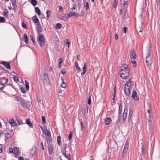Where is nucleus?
Wrapping results in <instances>:
<instances>
[{
    "label": "nucleus",
    "instance_id": "47",
    "mask_svg": "<svg viewBox=\"0 0 160 160\" xmlns=\"http://www.w3.org/2000/svg\"><path fill=\"white\" fill-rule=\"evenodd\" d=\"M128 0H124L123 6H127V4L128 3Z\"/></svg>",
    "mask_w": 160,
    "mask_h": 160
},
{
    "label": "nucleus",
    "instance_id": "36",
    "mask_svg": "<svg viewBox=\"0 0 160 160\" xmlns=\"http://www.w3.org/2000/svg\"><path fill=\"white\" fill-rule=\"evenodd\" d=\"M75 65L77 70L79 71L80 70L81 68L78 66V64L77 62H75Z\"/></svg>",
    "mask_w": 160,
    "mask_h": 160
},
{
    "label": "nucleus",
    "instance_id": "12",
    "mask_svg": "<svg viewBox=\"0 0 160 160\" xmlns=\"http://www.w3.org/2000/svg\"><path fill=\"white\" fill-rule=\"evenodd\" d=\"M68 14L69 17H71L72 16H76L77 17L79 16V15L77 13L73 12H70L68 13Z\"/></svg>",
    "mask_w": 160,
    "mask_h": 160
},
{
    "label": "nucleus",
    "instance_id": "8",
    "mask_svg": "<svg viewBox=\"0 0 160 160\" xmlns=\"http://www.w3.org/2000/svg\"><path fill=\"white\" fill-rule=\"evenodd\" d=\"M130 55L131 59H135L136 58V54L134 49H132L131 50Z\"/></svg>",
    "mask_w": 160,
    "mask_h": 160
},
{
    "label": "nucleus",
    "instance_id": "3",
    "mask_svg": "<svg viewBox=\"0 0 160 160\" xmlns=\"http://www.w3.org/2000/svg\"><path fill=\"white\" fill-rule=\"evenodd\" d=\"M152 61L151 56V52L149 50L148 55L146 59V63L148 68H150L152 63Z\"/></svg>",
    "mask_w": 160,
    "mask_h": 160
},
{
    "label": "nucleus",
    "instance_id": "11",
    "mask_svg": "<svg viewBox=\"0 0 160 160\" xmlns=\"http://www.w3.org/2000/svg\"><path fill=\"white\" fill-rule=\"evenodd\" d=\"M127 112L128 109L125 108L122 116L123 122H125V119L127 116Z\"/></svg>",
    "mask_w": 160,
    "mask_h": 160
},
{
    "label": "nucleus",
    "instance_id": "34",
    "mask_svg": "<svg viewBox=\"0 0 160 160\" xmlns=\"http://www.w3.org/2000/svg\"><path fill=\"white\" fill-rule=\"evenodd\" d=\"M31 3L33 6H35L37 5V2L36 0H31Z\"/></svg>",
    "mask_w": 160,
    "mask_h": 160
},
{
    "label": "nucleus",
    "instance_id": "60",
    "mask_svg": "<svg viewBox=\"0 0 160 160\" xmlns=\"http://www.w3.org/2000/svg\"><path fill=\"white\" fill-rule=\"evenodd\" d=\"M4 15L6 17H7L8 16V12H4Z\"/></svg>",
    "mask_w": 160,
    "mask_h": 160
},
{
    "label": "nucleus",
    "instance_id": "9",
    "mask_svg": "<svg viewBox=\"0 0 160 160\" xmlns=\"http://www.w3.org/2000/svg\"><path fill=\"white\" fill-rule=\"evenodd\" d=\"M48 152L49 154H52L53 152V146L52 144H49L48 145Z\"/></svg>",
    "mask_w": 160,
    "mask_h": 160
},
{
    "label": "nucleus",
    "instance_id": "61",
    "mask_svg": "<svg viewBox=\"0 0 160 160\" xmlns=\"http://www.w3.org/2000/svg\"><path fill=\"white\" fill-rule=\"evenodd\" d=\"M59 63L61 64L63 62V60L62 58H60L59 59Z\"/></svg>",
    "mask_w": 160,
    "mask_h": 160
},
{
    "label": "nucleus",
    "instance_id": "2",
    "mask_svg": "<svg viewBox=\"0 0 160 160\" xmlns=\"http://www.w3.org/2000/svg\"><path fill=\"white\" fill-rule=\"evenodd\" d=\"M131 85V79L128 81L126 83L124 89L125 94L127 96H129L130 93V88Z\"/></svg>",
    "mask_w": 160,
    "mask_h": 160
},
{
    "label": "nucleus",
    "instance_id": "58",
    "mask_svg": "<svg viewBox=\"0 0 160 160\" xmlns=\"http://www.w3.org/2000/svg\"><path fill=\"white\" fill-rule=\"evenodd\" d=\"M80 124L81 125V129L82 130V131L83 129H84V127L83 125V122H80Z\"/></svg>",
    "mask_w": 160,
    "mask_h": 160
},
{
    "label": "nucleus",
    "instance_id": "62",
    "mask_svg": "<svg viewBox=\"0 0 160 160\" xmlns=\"http://www.w3.org/2000/svg\"><path fill=\"white\" fill-rule=\"evenodd\" d=\"M9 151L10 153H13V149L12 148H10L9 149Z\"/></svg>",
    "mask_w": 160,
    "mask_h": 160
},
{
    "label": "nucleus",
    "instance_id": "19",
    "mask_svg": "<svg viewBox=\"0 0 160 160\" xmlns=\"http://www.w3.org/2000/svg\"><path fill=\"white\" fill-rule=\"evenodd\" d=\"M87 67V65L86 63H84L83 67H82L83 68V72L82 73V75H84L86 72V68Z\"/></svg>",
    "mask_w": 160,
    "mask_h": 160
},
{
    "label": "nucleus",
    "instance_id": "6",
    "mask_svg": "<svg viewBox=\"0 0 160 160\" xmlns=\"http://www.w3.org/2000/svg\"><path fill=\"white\" fill-rule=\"evenodd\" d=\"M129 147V142L128 141H127L125 144L124 149L123 150L122 155L123 157H124L125 154L128 150Z\"/></svg>",
    "mask_w": 160,
    "mask_h": 160
},
{
    "label": "nucleus",
    "instance_id": "20",
    "mask_svg": "<svg viewBox=\"0 0 160 160\" xmlns=\"http://www.w3.org/2000/svg\"><path fill=\"white\" fill-rule=\"evenodd\" d=\"M133 112L132 110V109L130 108L129 109V114L128 115V120H129L131 118L132 116Z\"/></svg>",
    "mask_w": 160,
    "mask_h": 160
},
{
    "label": "nucleus",
    "instance_id": "26",
    "mask_svg": "<svg viewBox=\"0 0 160 160\" xmlns=\"http://www.w3.org/2000/svg\"><path fill=\"white\" fill-rule=\"evenodd\" d=\"M122 110V106L121 104L119 105V110H118V115L119 116H120V114L121 113Z\"/></svg>",
    "mask_w": 160,
    "mask_h": 160
},
{
    "label": "nucleus",
    "instance_id": "4",
    "mask_svg": "<svg viewBox=\"0 0 160 160\" xmlns=\"http://www.w3.org/2000/svg\"><path fill=\"white\" fill-rule=\"evenodd\" d=\"M38 40L40 46L42 47L45 42L44 37L42 34L39 35L38 37Z\"/></svg>",
    "mask_w": 160,
    "mask_h": 160
},
{
    "label": "nucleus",
    "instance_id": "33",
    "mask_svg": "<svg viewBox=\"0 0 160 160\" xmlns=\"http://www.w3.org/2000/svg\"><path fill=\"white\" fill-rule=\"evenodd\" d=\"M62 25L60 23H58L56 24L55 26V28L56 29H59L61 27Z\"/></svg>",
    "mask_w": 160,
    "mask_h": 160
},
{
    "label": "nucleus",
    "instance_id": "56",
    "mask_svg": "<svg viewBox=\"0 0 160 160\" xmlns=\"http://www.w3.org/2000/svg\"><path fill=\"white\" fill-rule=\"evenodd\" d=\"M22 26L23 28H27L26 24L23 22L22 23Z\"/></svg>",
    "mask_w": 160,
    "mask_h": 160
},
{
    "label": "nucleus",
    "instance_id": "5",
    "mask_svg": "<svg viewBox=\"0 0 160 160\" xmlns=\"http://www.w3.org/2000/svg\"><path fill=\"white\" fill-rule=\"evenodd\" d=\"M127 6H123V7L120 10V13L122 15V17L123 18H124L127 12Z\"/></svg>",
    "mask_w": 160,
    "mask_h": 160
},
{
    "label": "nucleus",
    "instance_id": "24",
    "mask_svg": "<svg viewBox=\"0 0 160 160\" xmlns=\"http://www.w3.org/2000/svg\"><path fill=\"white\" fill-rule=\"evenodd\" d=\"M69 15L68 14H66L65 16H64L62 17V19L64 20L65 21H67L68 18H69Z\"/></svg>",
    "mask_w": 160,
    "mask_h": 160
},
{
    "label": "nucleus",
    "instance_id": "22",
    "mask_svg": "<svg viewBox=\"0 0 160 160\" xmlns=\"http://www.w3.org/2000/svg\"><path fill=\"white\" fill-rule=\"evenodd\" d=\"M35 12L37 13L38 15H41V11L38 7H36L35 8Z\"/></svg>",
    "mask_w": 160,
    "mask_h": 160
},
{
    "label": "nucleus",
    "instance_id": "44",
    "mask_svg": "<svg viewBox=\"0 0 160 160\" xmlns=\"http://www.w3.org/2000/svg\"><path fill=\"white\" fill-rule=\"evenodd\" d=\"M0 84L2 85L3 86V87H1V88H0V90H2L3 89H4L5 87V85H4V84H3L2 83V82H0Z\"/></svg>",
    "mask_w": 160,
    "mask_h": 160
},
{
    "label": "nucleus",
    "instance_id": "7",
    "mask_svg": "<svg viewBox=\"0 0 160 160\" xmlns=\"http://www.w3.org/2000/svg\"><path fill=\"white\" fill-rule=\"evenodd\" d=\"M0 63L3 65L7 69L9 70L11 69V67L9 62H6L4 61H2L0 62Z\"/></svg>",
    "mask_w": 160,
    "mask_h": 160
},
{
    "label": "nucleus",
    "instance_id": "57",
    "mask_svg": "<svg viewBox=\"0 0 160 160\" xmlns=\"http://www.w3.org/2000/svg\"><path fill=\"white\" fill-rule=\"evenodd\" d=\"M65 157L67 158L68 160H71L70 156L69 154H68L67 156H66Z\"/></svg>",
    "mask_w": 160,
    "mask_h": 160
},
{
    "label": "nucleus",
    "instance_id": "29",
    "mask_svg": "<svg viewBox=\"0 0 160 160\" xmlns=\"http://www.w3.org/2000/svg\"><path fill=\"white\" fill-rule=\"evenodd\" d=\"M36 149L35 148H32L30 150V153L32 155H34L35 153Z\"/></svg>",
    "mask_w": 160,
    "mask_h": 160
},
{
    "label": "nucleus",
    "instance_id": "39",
    "mask_svg": "<svg viewBox=\"0 0 160 160\" xmlns=\"http://www.w3.org/2000/svg\"><path fill=\"white\" fill-rule=\"evenodd\" d=\"M47 143L48 144H50V142H52V140L51 138L49 137L47 139Z\"/></svg>",
    "mask_w": 160,
    "mask_h": 160
},
{
    "label": "nucleus",
    "instance_id": "27",
    "mask_svg": "<svg viewBox=\"0 0 160 160\" xmlns=\"http://www.w3.org/2000/svg\"><path fill=\"white\" fill-rule=\"evenodd\" d=\"M36 27L37 30L38 31L41 28V24L39 22H38L36 24Z\"/></svg>",
    "mask_w": 160,
    "mask_h": 160
},
{
    "label": "nucleus",
    "instance_id": "1",
    "mask_svg": "<svg viewBox=\"0 0 160 160\" xmlns=\"http://www.w3.org/2000/svg\"><path fill=\"white\" fill-rule=\"evenodd\" d=\"M127 64H123L121 67L120 76L122 79H126L129 75V71Z\"/></svg>",
    "mask_w": 160,
    "mask_h": 160
},
{
    "label": "nucleus",
    "instance_id": "53",
    "mask_svg": "<svg viewBox=\"0 0 160 160\" xmlns=\"http://www.w3.org/2000/svg\"><path fill=\"white\" fill-rule=\"evenodd\" d=\"M62 7L61 6V5H59V9L58 10V12H62Z\"/></svg>",
    "mask_w": 160,
    "mask_h": 160
},
{
    "label": "nucleus",
    "instance_id": "43",
    "mask_svg": "<svg viewBox=\"0 0 160 160\" xmlns=\"http://www.w3.org/2000/svg\"><path fill=\"white\" fill-rule=\"evenodd\" d=\"M42 123L44 124H45L46 123V120H45V117L44 116H42Z\"/></svg>",
    "mask_w": 160,
    "mask_h": 160
},
{
    "label": "nucleus",
    "instance_id": "31",
    "mask_svg": "<svg viewBox=\"0 0 160 160\" xmlns=\"http://www.w3.org/2000/svg\"><path fill=\"white\" fill-rule=\"evenodd\" d=\"M147 105L148 107V109L147 110V112L148 113V114L151 113L150 112L151 111V108L150 105L149 103H147Z\"/></svg>",
    "mask_w": 160,
    "mask_h": 160
},
{
    "label": "nucleus",
    "instance_id": "41",
    "mask_svg": "<svg viewBox=\"0 0 160 160\" xmlns=\"http://www.w3.org/2000/svg\"><path fill=\"white\" fill-rule=\"evenodd\" d=\"M118 0H114V2L113 3V7L114 8H116V7L117 6V4L118 3Z\"/></svg>",
    "mask_w": 160,
    "mask_h": 160
},
{
    "label": "nucleus",
    "instance_id": "42",
    "mask_svg": "<svg viewBox=\"0 0 160 160\" xmlns=\"http://www.w3.org/2000/svg\"><path fill=\"white\" fill-rule=\"evenodd\" d=\"M72 132L71 131L70 132V134L68 137V140H69V141H70L72 139Z\"/></svg>",
    "mask_w": 160,
    "mask_h": 160
},
{
    "label": "nucleus",
    "instance_id": "59",
    "mask_svg": "<svg viewBox=\"0 0 160 160\" xmlns=\"http://www.w3.org/2000/svg\"><path fill=\"white\" fill-rule=\"evenodd\" d=\"M67 144H65L63 146V151H66V149L67 148Z\"/></svg>",
    "mask_w": 160,
    "mask_h": 160
},
{
    "label": "nucleus",
    "instance_id": "18",
    "mask_svg": "<svg viewBox=\"0 0 160 160\" xmlns=\"http://www.w3.org/2000/svg\"><path fill=\"white\" fill-rule=\"evenodd\" d=\"M112 120L110 118H108L105 121V122L106 125H109L111 122Z\"/></svg>",
    "mask_w": 160,
    "mask_h": 160
},
{
    "label": "nucleus",
    "instance_id": "50",
    "mask_svg": "<svg viewBox=\"0 0 160 160\" xmlns=\"http://www.w3.org/2000/svg\"><path fill=\"white\" fill-rule=\"evenodd\" d=\"M30 37L31 38V40L33 44H34V43H35V41H34V39H33L32 36V35H30Z\"/></svg>",
    "mask_w": 160,
    "mask_h": 160
},
{
    "label": "nucleus",
    "instance_id": "30",
    "mask_svg": "<svg viewBox=\"0 0 160 160\" xmlns=\"http://www.w3.org/2000/svg\"><path fill=\"white\" fill-rule=\"evenodd\" d=\"M23 37L25 39L24 42H25L27 44V42H28V37L27 35L26 34H24L23 36Z\"/></svg>",
    "mask_w": 160,
    "mask_h": 160
},
{
    "label": "nucleus",
    "instance_id": "46",
    "mask_svg": "<svg viewBox=\"0 0 160 160\" xmlns=\"http://www.w3.org/2000/svg\"><path fill=\"white\" fill-rule=\"evenodd\" d=\"M66 44H67L68 47H69V44L70 43L68 39H66L65 41Z\"/></svg>",
    "mask_w": 160,
    "mask_h": 160
},
{
    "label": "nucleus",
    "instance_id": "21",
    "mask_svg": "<svg viewBox=\"0 0 160 160\" xmlns=\"http://www.w3.org/2000/svg\"><path fill=\"white\" fill-rule=\"evenodd\" d=\"M86 2L85 0H84L83 1V3H84V7L85 8V9L86 10H88L89 9V4L88 2L86 3L85 5V4Z\"/></svg>",
    "mask_w": 160,
    "mask_h": 160
},
{
    "label": "nucleus",
    "instance_id": "45",
    "mask_svg": "<svg viewBox=\"0 0 160 160\" xmlns=\"http://www.w3.org/2000/svg\"><path fill=\"white\" fill-rule=\"evenodd\" d=\"M20 90L22 93H25L26 92V90L24 88H23V87L21 88Z\"/></svg>",
    "mask_w": 160,
    "mask_h": 160
},
{
    "label": "nucleus",
    "instance_id": "48",
    "mask_svg": "<svg viewBox=\"0 0 160 160\" xmlns=\"http://www.w3.org/2000/svg\"><path fill=\"white\" fill-rule=\"evenodd\" d=\"M88 103L89 105H90L91 104V96H89V97L88 99Z\"/></svg>",
    "mask_w": 160,
    "mask_h": 160
},
{
    "label": "nucleus",
    "instance_id": "40",
    "mask_svg": "<svg viewBox=\"0 0 160 160\" xmlns=\"http://www.w3.org/2000/svg\"><path fill=\"white\" fill-rule=\"evenodd\" d=\"M5 136L7 138H9L10 137L11 134L9 133H6L5 134Z\"/></svg>",
    "mask_w": 160,
    "mask_h": 160
},
{
    "label": "nucleus",
    "instance_id": "15",
    "mask_svg": "<svg viewBox=\"0 0 160 160\" xmlns=\"http://www.w3.org/2000/svg\"><path fill=\"white\" fill-rule=\"evenodd\" d=\"M12 2L13 7L14 8H16L17 6V0H10Z\"/></svg>",
    "mask_w": 160,
    "mask_h": 160
},
{
    "label": "nucleus",
    "instance_id": "54",
    "mask_svg": "<svg viewBox=\"0 0 160 160\" xmlns=\"http://www.w3.org/2000/svg\"><path fill=\"white\" fill-rule=\"evenodd\" d=\"M66 85L65 83H62L61 84V87L63 88H65L66 87Z\"/></svg>",
    "mask_w": 160,
    "mask_h": 160
},
{
    "label": "nucleus",
    "instance_id": "10",
    "mask_svg": "<svg viewBox=\"0 0 160 160\" xmlns=\"http://www.w3.org/2000/svg\"><path fill=\"white\" fill-rule=\"evenodd\" d=\"M132 98L136 100H138V98L137 95V93L136 91L135 90H133L132 94Z\"/></svg>",
    "mask_w": 160,
    "mask_h": 160
},
{
    "label": "nucleus",
    "instance_id": "64",
    "mask_svg": "<svg viewBox=\"0 0 160 160\" xmlns=\"http://www.w3.org/2000/svg\"><path fill=\"white\" fill-rule=\"evenodd\" d=\"M17 124L16 122H14L11 125V126L15 127L17 125Z\"/></svg>",
    "mask_w": 160,
    "mask_h": 160
},
{
    "label": "nucleus",
    "instance_id": "38",
    "mask_svg": "<svg viewBox=\"0 0 160 160\" xmlns=\"http://www.w3.org/2000/svg\"><path fill=\"white\" fill-rule=\"evenodd\" d=\"M21 104L23 107H26L27 106V103L24 101L22 102H21Z\"/></svg>",
    "mask_w": 160,
    "mask_h": 160
},
{
    "label": "nucleus",
    "instance_id": "13",
    "mask_svg": "<svg viewBox=\"0 0 160 160\" xmlns=\"http://www.w3.org/2000/svg\"><path fill=\"white\" fill-rule=\"evenodd\" d=\"M26 123L28 124V125L30 127V128H33L32 124L29 119H27L26 120Z\"/></svg>",
    "mask_w": 160,
    "mask_h": 160
},
{
    "label": "nucleus",
    "instance_id": "55",
    "mask_svg": "<svg viewBox=\"0 0 160 160\" xmlns=\"http://www.w3.org/2000/svg\"><path fill=\"white\" fill-rule=\"evenodd\" d=\"M14 122V121L13 118H12L11 119V120L9 122V123L11 125H12Z\"/></svg>",
    "mask_w": 160,
    "mask_h": 160
},
{
    "label": "nucleus",
    "instance_id": "49",
    "mask_svg": "<svg viewBox=\"0 0 160 160\" xmlns=\"http://www.w3.org/2000/svg\"><path fill=\"white\" fill-rule=\"evenodd\" d=\"M13 79L14 81L15 82H17L19 81V79L17 77H16L15 76L13 77Z\"/></svg>",
    "mask_w": 160,
    "mask_h": 160
},
{
    "label": "nucleus",
    "instance_id": "52",
    "mask_svg": "<svg viewBox=\"0 0 160 160\" xmlns=\"http://www.w3.org/2000/svg\"><path fill=\"white\" fill-rule=\"evenodd\" d=\"M116 86H115L114 88V93L113 94V97H115L116 96V90L115 89Z\"/></svg>",
    "mask_w": 160,
    "mask_h": 160
},
{
    "label": "nucleus",
    "instance_id": "16",
    "mask_svg": "<svg viewBox=\"0 0 160 160\" xmlns=\"http://www.w3.org/2000/svg\"><path fill=\"white\" fill-rule=\"evenodd\" d=\"M32 18L33 22L34 23H37L38 22H39L38 19L36 15H35V16L33 17Z\"/></svg>",
    "mask_w": 160,
    "mask_h": 160
},
{
    "label": "nucleus",
    "instance_id": "23",
    "mask_svg": "<svg viewBox=\"0 0 160 160\" xmlns=\"http://www.w3.org/2000/svg\"><path fill=\"white\" fill-rule=\"evenodd\" d=\"M141 152H142V155L143 158H144V155H145V150H144V147L143 145H142L141 148Z\"/></svg>",
    "mask_w": 160,
    "mask_h": 160
},
{
    "label": "nucleus",
    "instance_id": "32",
    "mask_svg": "<svg viewBox=\"0 0 160 160\" xmlns=\"http://www.w3.org/2000/svg\"><path fill=\"white\" fill-rule=\"evenodd\" d=\"M51 12L50 10H48L46 12L47 20H48L51 14Z\"/></svg>",
    "mask_w": 160,
    "mask_h": 160
},
{
    "label": "nucleus",
    "instance_id": "28",
    "mask_svg": "<svg viewBox=\"0 0 160 160\" xmlns=\"http://www.w3.org/2000/svg\"><path fill=\"white\" fill-rule=\"evenodd\" d=\"M25 86L26 88V89L27 91H28L29 89V83L27 80H25Z\"/></svg>",
    "mask_w": 160,
    "mask_h": 160
},
{
    "label": "nucleus",
    "instance_id": "63",
    "mask_svg": "<svg viewBox=\"0 0 160 160\" xmlns=\"http://www.w3.org/2000/svg\"><path fill=\"white\" fill-rule=\"evenodd\" d=\"M127 30V29L126 27H124L123 28V31L124 33H125L126 32Z\"/></svg>",
    "mask_w": 160,
    "mask_h": 160
},
{
    "label": "nucleus",
    "instance_id": "17",
    "mask_svg": "<svg viewBox=\"0 0 160 160\" xmlns=\"http://www.w3.org/2000/svg\"><path fill=\"white\" fill-rule=\"evenodd\" d=\"M16 120L18 125H22L23 124L22 120L18 117H16Z\"/></svg>",
    "mask_w": 160,
    "mask_h": 160
},
{
    "label": "nucleus",
    "instance_id": "51",
    "mask_svg": "<svg viewBox=\"0 0 160 160\" xmlns=\"http://www.w3.org/2000/svg\"><path fill=\"white\" fill-rule=\"evenodd\" d=\"M131 62L133 64V67L136 66V61L135 60H133V61H131Z\"/></svg>",
    "mask_w": 160,
    "mask_h": 160
},
{
    "label": "nucleus",
    "instance_id": "37",
    "mask_svg": "<svg viewBox=\"0 0 160 160\" xmlns=\"http://www.w3.org/2000/svg\"><path fill=\"white\" fill-rule=\"evenodd\" d=\"M47 131H48L47 132H45V134L46 135H47L48 137H50L51 136V133L50 131H48V130H46Z\"/></svg>",
    "mask_w": 160,
    "mask_h": 160
},
{
    "label": "nucleus",
    "instance_id": "25",
    "mask_svg": "<svg viewBox=\"0 0 160 160\" xmlns=\"http://www.w3.org/2000/svg\"><path fill=\"white\" fill-rule=\"evenodd\" d=\"M57 141L58 142V145L60 146L61 144V137L60 136H59L57 138Z\"/></svg>",
    "mask_w": 160,
    "mask_h": 160
},
{
    "label": "nucleus",
    "instance_id": "35",
    "mask_svg": "<svg viewBox=\"0 0 160 160\" xmlns=\"http://www.w3.org/2000/svg\"><path fill=\"white\" fill-rule=\"evenodd\" d=\"M5 22V19L3 17H0V22Z\"/></svg>",
    "mask_w": 160,
    "mask_h": 160
},
{
    "label": "nucleus",
    "instance_id": "14",
    "mask_svg": "<svg viewBox=\"0 0 160 160\" xmlns=\"http://www.w3.org/2000/svg\"><path fill=\"white\" fill-rule=\"evenodd\" d=\"M43 76V82L45 83L47 82L48 79V75L46 73H44Z\"/></svg>",
    "mask_w": 160,
    "mask_h": 160
}]
</instances>
